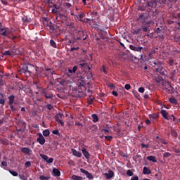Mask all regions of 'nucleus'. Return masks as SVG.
Here are the masks:
<instances>
[{"label":"nucleus","mask_w":180,"mask_h":180,"mask_svg":"<svg viewBox=\"0 0 180 180\" xmlns=\"http://www.w3.org/2000/svg\"><path fill=\"white\" fill-rule=\"evenodd\" d=\"M0 104L1 105H5V99L0 98Z\"/></svg>","instance_id":"nucleus-62"},{"label":"nucleus","mask_w":180,"mask_h":180,"mask_svg":"<svg viewBox=\"0 0 180 180\" xmlns=\"http://www.w3.org/2000/svg\"><path fill=\"white\" fill-rule=\"evenodd\" d=\"M38 138L37 139V143H40L41 146H43L44 143H46V139H44V136H43V134L41 133L37 134Z\"/></svg>","instance_id":"nucleus-6"},{"label":"nucleus","mask_w":180,"mask_h":180,"mask_svg":"<svg viewBox=\"0 0 180 180\" xmlns=\"http://www.w3.org/2000/svg\"><path fill=\"white\" fill-rule=\"evenodd\" d=\"M80 172H82V174H84V175H86V178H88V179H94V175H92V174L89 173V172L84 169H80Z\"/></svg>","instance_id":"nucleus-10"},{"label":"nucleus","mask_w":180,"mask_h":180,"mask_svg":"<svg viewBox=\"0 0 180 180\" xmlns=\"http://www.w3.org/2000/svg\"><path fill=\"white\" fill-rule=\"evenodd\" d=\"M43 136H44V137H49V136H50V130L49 129H45L42 132Z\"/></svg>","instance_id":"nucleus-28"},{"label":"nucleus","mask_w":180,"mask_h":180,"mask_svg":"<svg viewBox=\"0 0 180 180\" xmlns=\"http://www.w3.org/2000/svg\"><path fill=\"white\" fill-rule=\"evenodd\" d=\"M72 16H75V18H77L78 20H79L80 22H82V19H84V18L85 17V13L84 12L81 13L79 15H74V14H71Z\"/></svg>","instance_id":"nucleus-13"},{"label":"nucleus","mask_w":180,"mask_h":180,"mask_svg":"<svg viewBox=\"0 0 180 180\" xmlns=\"http://www.w3.org/2000/svg\"><path fill=\"white\" fill-rule=\"evenodd\" d=\"M160 113H161L162 117H164V119H166V120H168V112H167V110H162L160 111Z\"/></svg>","instance_id":"nucleus-19"},{"label":"nucleus","mask_w":180,"mask_h":180,"mask_svg":"<svg viewBox=\"0 0 180 180\" xmlns=\"http://www.w3.org/2000/svg\"><path fill=\"white\" fill-rule=\"evenodd\" d=\"M39 179L40 180H48L50 179V176H45L44 175L39 176Z\"/></svg>","instance_id":"nucleus-40"},{"label":"nucleus","mask_w":180,"mask_h":180,"mask_svg":"<svg viewBox=\"0 0 180 180\" xmlns=\"http://www.w3.org/2000/svg\"><path fill=\"white\" fill-rule=\"evenodd\" d=\"M101 71L104 73V74H108V68L105 65L102 66L101 68Z\"/></svg>","instance_id":"nucleus-38"},{"label":"nucleus","mask_w":180,"mask_h":180,"mask_svg":"<svg viewBox=\"0 0 180 180\" xmlns=\"http://www.w3.org/2000/svg\"><path fill=\"white\" fill-rule=\"evenodd\" d=\"M46 108H47V109H49V110H51L54 109V106H53V105H51V104H47Z\"/></svg>","instance_id":"nucleus-46"},{"label":"nucleus","mask_w":180,"mask_h":180,"mask_svg":"<svg viewBox=\"0 0 180 180\" xmlns=\"http://www.w3.org/2000/svg\"><path fill=\"white\" fill-rule=\"evenodd\" d=\"M78 66L80 67V68H86V67L89 68V66H88V64H86V63H79Z\"/></svg>","instance_id":"nucleus-34"},{"label":"nucleus","mask_w":180,"mask_h":180,"mask_svg":"<svg viewBox=\"0 0 180 180\" xmlns=\"http://www.w3.org/2000/svg\"><path fill=\"white\" fill-rule=\"evenodd\" d=\"M67 26L69 29H75V24L72 22H68Z\"/></svg>","instance_id":"nucleus-30"},{"label":"nucleus","mask_w":180,"mask_h":180,"mask_svg":"<svg viewBox=\"0 0 180 180\" xmlns=\"http://www.w3.org/2000/svg\"><path fill=\"white\" fill-rule=\"evenodd\" d=\"M112 95H114V96H117L119 95V94H117V91H112Z\"/></svg>","instance_id":"nucleus-63"},{"label":"nucleus","mask_w":180,"mask_h":180,"mask_svg":"<svg viewBox=\"0 0 180 180\" xmlns=\"http://www.w3.org/2000/svg\"><path fill=\"white\" fill-rule=\"evenodd\" d=\"M50 44L51 46V47H53V49H57V44L56 43V41H54V40L51 39Z\"/></svg>","instance_id":"nucleus-33"},{"label":"nucleus","mask_w":180,"mask_h":180,"mask_svg":"<svg viewBox=\"0 0 180 180\" xmlns=\"http://www.w3.org/2000/svg\"><path fill=\"white\" fill-rule=\"evenodd\" d=\"M42 95L45 96L46 99H51L53 98V94L51 91H49V89H43L41 90Z\"/></svg>","instance_id":"nucleus-4"},{"label":"nucleus","mask_w":180,"mask_h":180,"mask_svg":"<svg viewBox=\"0 0 180 180\" xmlns=\"http://www.w3.org/2000/svg\"><path fill=\"white\" fill-rule=\"evenodd\" d=\"M8 171H9L10 174H11V175H13V176H18L17 172L11 170V169H9Z\"/></svg>","instance_id":"nucleus-41"},{"label":"nucleus","mask_w":180,"mask_h":180,"mask_svg":"<svg viewBox=\"0 0 180 180\" xmlns=\"http://www.w3.org/2000/svg\"><path fill=\"white\" fill-rule=\"evenodd\" d=\"M141 32V28H138L137 30H134L133 34H139Z\"/></svg>","instance_id":"nucleus-44"},{"label":"nucleus","mask_w":180,"mask_h":180,"mask_svg":"<svg viewBox=\"0 0 180 180\" xmlns=\"http://www.w3.org/2000/svg\"><path fill=\"white\" fill-rule=\"evenodd\" d=\"M72 180H82V177L77 175H72Z\"/></svg>","instance_id":"nucleus-35"},{"label":"nucleus","mask_w":180,"mask_h":180,"mask_svg":"<svg viewBox=\"0 0 180 180\" xmlns=\"http://www.w3.org/2000/svg\"><path fill=\"white\" fill-rule=\"evenodd\" d=\"M35 71H36V75L37 77H40V74H39V72H42L43 69L36 66L35 68Z\"/></svg>","instance_id":"nucleus-26"},{"label":"nucleus","mask_w":180,"mask_h":180,"mask_svg":"<svg viewBox=\"0 0 180 180\" xmlns=\"http://www.w3.org/2000/svg\"><path fill=\"white\" fill-rule=\"evenodd\" d=\"M169 101L170 103H173V105H176V103H178V101L174 97L170 98Z\"/></svg>","instance_id":"nucleus-29"},{"label":"nucleus","mask_w":180,"mask_h":180,"mask_svg":"<svg viewBox=\"0 0 180 180\" xmlns=\"http://www.w3.org/2000/svg\"><path fill=\"white\" fill-rule=\"evenodd\" d=\"M85 36V37H84ZM88 35H85L84 31H78L77 33L73 36L72 40H86Z\"/></svg>","instance_id":"nucleus-3"},{"label":"nucleus","mask_w":180,"mask_h":180,"mask_svg":"<svg viewBox=\"0 0 180 180\" xmlns=\"http://www.w3.org/2000/svg\"><path fill=\"white\" fill-rule=\"evenodd\" d=\"M4 56H12V53L10 51H6L4 53Z\"/></svg>","instance_id":"nucleus-53"},{"label":"nucleus","mask_w":180,"mask_h":180,"mask_svg":"<svg viewBox=\"0 0 180 180\" xmlns=\"http://www.w3.org/2000/svg\"><path fill=\"white\" fill-rule=\"evenodd\" d=\"M125 89H127V91H129V89H130V88H131V86L129 84H127L124 86Z\"/></svg>","instance_id":"nucleus-52"},{"label":"nucleus","mask_w":180,"mask_h":180,"mask_svg":"<svg viewBox=\"0 0 180 180\" xmlns=\"http://www.w3.org/2000/svg\"><path fill=\"white\" fill-rule=\"evenodd\" d=\"M53 161H54V159L53 158H50L49 159L48 158V160H46V162H48V164H53Z\"/></svg>","instance_id":"nucleus-48"},{"label":"nucleus","mask_w":180,"mask_h":180,"mask_svg":"<svg viewBox=\"0 0 180 180\" xmlns=\"http://www.w3.org/2000/svg\"><path fill=\"white\" fill-rule=\"evenodd\" d=\"M52 133L53 134H56V136H60V132L58 131V129L53 130Z\"/></svg>","instance_id":"nucleus-51"},{"label":"nucleus","mask_w":180,"mask_h":180,"mask_svg":"<svg viewBox=\"0 0 180 180\" xmlns=\"http://www.w3.org/2000/svg\"><path fill=\"white\" fill-rule=\"evenodd\" d=\"M147 19H148V14L147 13H141L138 18V20L141 22V23H146Z\"/></svg>","instance_id":"nucleus-5"},{"label":"nucleus","mask_w":180,"mask_h":180,"mask_svg":"<svg viewBox=\"0 0 180 180\" xmlns=\"http://www.w3.org/2000/svg\"><path fill=\"white\" fill-rule=\"evenodd\" d=\"M150 119H154L155 120V119H158V115L157 114H152L149 115Z\"/></svg>","instance_id":"nucleus-39"},{"label":"nucleus","mask_w":180,"mask_h":180,"mask_svg":"<svg viewBox=\"0 0 180 180\" xmlns=\"http://www.w3.org/2000/svg\"><path fill=\"white\" fill-rule=\"evenodd\" d=\"M131 180H139V176H134V177H131Z\"/></svg>","instance_id":"nucleus-64"},{"label":"nucleus","mask_w":180,"mask_h":180,"mask_svg":"<svg viewBox=\"0 0 180 180\" xmlns=\"http://www.w3.org/2000/svg\"><path fill=\"white\" fill-rule=\"evenodd\" d=\"M25 165L26 168H29L30 167L32 166V162H30V161H27V162L25 163Z\"/></svg>","instance_id":"nucleus-45"},{"label":"nucleus","mask_w":180,"mask_h":180,"mask_svg":"<svg viewBox=\"0 0 180 180\" xmlns=\"http://www.w3.org/2000/svg\"><path fill=\"white\" fill-rule=\"evenodd\" d=\"M160 143L162 144H165V146H167V144H168V142L165 141V140L164 139H160Z\"/></svg>","instance_id":"nucleus-57"},{"label":"nucleus","mask_w":180,"mask_h":180,"mask_svg":"<svg viewBox=\"0 0 180 180\" xmlns=\"http://www.w3.org/2000/svg\"><path fill=\"white\" fill-rule=\"evenodd\" d=\"M130 50H132L133 51H137L138 53H141L143 50H144V48L141 46H135L134 45L129 46Z\"/></svg>","instance_id":"nucleus-9"},{"label":"nucleus","mask_w":180,"mask_h":180,"mask_svg":"<svg viewBox=\"0 0 180 180\" xmlns=\"http://www.w3.org/2000/svg\"><path fill=\"white\" fill-rule=\"evenodd\" d=\"M19 176H20V179L22 180H27V178L24 174H20Z\"/></svg>","instance_id":"nucleus-49"},{"label":"nucleus","mask_w":180,"mask_h":180,"mask_svg":"<svg viewBox=\"0 0 180 180\" xmlns=\"http://www.w3.org/2000/svg\"><path fill=\"white\" fill-rule=\"evenodd\" d=\"M159 4H167V0H159Z\"/></svg>","instance_id":"nucleus-59"},{"label":"nucleus","mask_w":180,"mask_h":180,"mask_svg":"<svg viewBox=\"0 0 180 180\" xmlns=\"http://www.w3.org/2000/svg\"><path fill=\"white\" fill-rule=\"evenodd\" d=\"M178 72V70H172L170 73V77L169 79H172V81H174L175 79V75H176V73Z\"/></svg>","instance_id":"nucleus-17"},{"label":"nucleus","mask_w":180,"mask_h":180,"mask_svg":"<svg viewBox=\"0 0 180 180\" xmlns=\"http://www.w3.org/2000/svg\"><path fill=\"white\" fill-rule=\"evenodd\" d=\"M103 175L106 179H110L111 178H113L115 173L113 171L109 170L108 173H104Z\"/></svg>","instance_id":"nucleus-12"},{"label":"nucleus","mask_w":180,"mask_h":180,"mask_svg":"<svg viewBox=\"0 0 180 180\" xmlns=\"http://www.w3.org/2000/svg\"><path fill=\"white\" fill-rule=\"evenodd\" d=\"M167 89L169 94H171L172 92V89H174V87L172 86V85L169 84V82H167Z\"/></svg>","instance_id":"nucleus-27"},{"label":"nucleus","mask_w":180,"mask_h":180,"mask_svg":"<svg viewBox=\"0 0 180 180\" xmlns=\"http://www.w3.org/2000/svg\"><path fill=\"white\" fill-rule=\"evenodd\" d=\"M77 70H78V66H77V65L74 66L72 70L73 74H75V72H77Z\"/></svg>","instance_id":"nucleus-55"},{"label":"nucleus","mask_w":180,"mask_h":180,"mask_svg":"<svg viewBox=\"0 0 180 180\" xmlns=\"http://www.w3.org/2000/svg\"><path fill=\"white\" fill-rule=\"evenodd\" d=\"M169 157H172V154L169 152H165V153H163L164 158H169Z\"/></svg>","instance_id":"nucleus-32"},{"label":"nucleus","mask_w":180,"mask_h":180,"mask_svg":"<svg viewBox=\"0 0 180 180\" xmlns=\"http://www.w3.org/2000/svg\"><path fill=\"white\" fill-rule=\"evenodd\" d=\"M52 175H53V176H60L61 175V172L60 170H58V169L54 168L52 170Z\"/></svg>","instance_id":"nucleus-15"},{"label":"nucleus","mask_w":180,"mask_h":180,"mask_svg":"<svg viewBox=\"0 0 180 180\" xmlns=\"http://www.w3.org/2000/svg\"><path fill=\"white\" fill-rule=\"evenodd\" d=\"M157 4V0H152V1H146L142 6H139V10L141 12H148L150 8H153L154 5Z\"/></svg>","instance_id":"nucleus-1"},{"label":"nucleus","mask_w":180,"mask_h":180,"mask_svg":"<svg viewBox=\"0 0 180 180\" xmlns=\"http://www.w3.org/2000/svg\"><path fill=\"white\" fill-rule=\"evenodd\" d=\"M91 117L93 119L94 123L99 122V117H98V115L96 114H92Z\"/></svg>","instance_id":"nucleus-24"},{"label":"nucleus","mask_w":180,"mask_h":180,"mask_svg":"<svg viewBox=\"0 0 180 180\" xmlns=\"http://www.w3.org/2000/svg\"><path fill=\"white\" fill-rule=\"evenodd\" d=\"M154 65H156L155 70L157 71V72H159L160 75H167V74H168L167 70H165V68H164L160 63H154Z\"/></svg>","instance_id":"nucleus-2"},{"label":"nucleus","mask_w":180,"mask_h":180,"mask_svg":"<svg viewBox=\"0 0 180 180\" xmlns=\"http://www.w3.org/2000/svg\"><path fill=\"white\" fill-rule=\"evenodd\" d=\"M139 92H140V94H143L145 89H144V87H140L139 89H138Z\"/></svg>","instance_id":"nucleus-56"},{"label":"nucleus","mask_w":180,"mask_h":180,"mask_svg":"<svg viewBox=\"0 0 180 180\" xmlns=\"http://www.w3.org/2000/svg\"><path fill=\"white\" fill-rule=\"evenodd\" d=\"M82 151L83 155H84L85 158H86V160H89L91 155L89 154V152L86 151V148H82Z\"/></svg>","instance_id":"nucleus-16"},{"label":"nucleus","mask_w":180,"mask_h":180,"mask_svg":"<svg viewBox=\"0 0 180 180\" xmlns=\"http://www.w3.org/2000/svg\"><path fill=\"white\" fill-rule=\"evenodd\" d=\"M127 175L128 176H133V172H131V170L129 169L127 171Z\"/></svg>","instance_id":"nucleus-47"},{"label":"nucleus","mask_w":180,"mask_h":180,"mask_svg":"<svg viewBox=\"0 0 180 180\" xmlns=\"http://www.w3.org/2000/svg\"><path fill=\"white\" fill-rule=\"evenodd\" d=\"M143 32H148V26H142V28H141Z\"/></svg>","instance_id":"nucleus-43"},{"label":"nucleus","mask_w":180,"mask_h":180,"mask_svg":"<svg viewBox=\"0 0 180 180\" xmlns=\"http://www.w3.org/2000/svg\"><path fill=\"white\" fill-rule=\"evenodd\" d=\"M170 134H171V136L172 137H174L175 139H176V137H178V131H176V130H175L174 129H171Z\"/></svg>","instance_id":"nucleus-22"},{"label":"nucleus","mask_w":180,"mask_h":180,"mask_svg":"<svg viewBox=\"0 0 180 180\" xmlns=\"http://www.w3.org/2000/svg\"><path fill=\"white\" fill-rule=\"evenodd\" d=\"M169 64L171 66L174 65V60L173 59H169Z\"/></svg>","instance_id":"nucleus-60"},{"label":"nucleus","mask_w":180,"mask_h":180,"mask_svg":"<svg viewBox=\"0 0 180 180\" xmlns=\"http://www.w3.org/2000/svg\"><path fill=\"white\" fill-rule=\"evenodd\" d=\"M0 32H2L1 33V36H9L10 34L9 31L5 30V28H0Z\"/></svg>","instance_id":"nucleus-21"},{"label":"nucleus","mask_w":180,"mask_h":180,"mask_svg":"<svg viewBox=\"0 0 180 180\" xmlns=\"http://www.w3.org/2000/svg\"><path fill=\"white\" fill-rule=\"evenodd\" d=\"M63 116H64V115H63L61 113H58L55 116V119H56V120H60L63 119Z\"/></svg>","instance_id":"nucleus-31"},{"label":"nucleus","mask_w":180,"mask_h":180,"mask_svg":"<svg viewBox=\"0 0 180 180\" xmlns=\"http://www.w3.org/2000/svg\"><path fill=\"white\" fill-rule=\"evenodd\" d=\"M155 32L157 33V34L159 37H162V36H163L162 30H161L160 28H157L156 30H155Z\"/></svg>","instance_id":"nucleus-25"},{"label":"nucleus","mask_w":180,"mask_h":180,"mask_svg":"<svg viewBox=\"0 0 180 180\" xmlns=\"http://www.w3.org/2000/svg\"><path fill=\"white\" fill-rule=\"evenodd\" d=\"M31 68H34V65L32 64H29L27 66H24L22 68V70L24 71L25 74H31L32 73V70Z\"/></svg>","instance_id":"nucleus-8"},{"label":"nucleus","mask_w":180,"mask_h":180,"mask_svg":"<svg viewBox=\"0 0 180 180\" xmlns=\"http://www.w3.org/2000/svg\"><path fill=\"white\" fill-rule=\"evenodd\" d=\"M142 148H148V145H146L145 143L141 144Z\"/></svg>","instance_id":"nucleus-61"},{"label":"nucleus","mask_w":180,"mask_h":180,"mask_svg":"<svg viewBox=\"0 0 180 180\" xmlns=\"http://www.w3.org/2000/svg\"><path fill=\"white\" fill-rule=\"evenodd\" d=\"M6 167H8V162H6V161H2L1 162V168H6Z\"/></svg>","instance_id":"nucleus-36"},{"label":"nucleus","mask_w":180,"mask_h":180,"mask_svg":"<svg viewBox=\"0 0 180 180\" xmlns=\"http://www.w3.org/2000/svg\"><path fill=\"white\" fill-rule=\"evenodd\" d=\"M8 105H13V102H15V96L11 95L8 96Z\"/></svg>","instance_id":"nucleus-20"},{"label":"nucleus","mask_w":180,"mask_h":180,"mask_svg":"<svg viewBox=\"0 0 180 180\" xmlns=\"http://www.w3.org/2000/svg\"><path fill=\"white\" fill-rule=\"evenodd\" d=\"M94 99H95V97H94V96H90V98H89V103L90 105H92V103H93V102H94Z\"/></svg>","instance_id":"nucleus-50"},{"label":"nucleus","mask_w":180,"mask_h":180,"mask_svg":"<svg viewBox=\"0 0 180 180\" xmlns=\"http://www.w3.org/2000/svg\"><path fill=\"white\" fill-rule=\"evenodd\" d=\"M147 160L148 161H151L152 162H157V159L155 158V156H153V155L148 156Z\"/></svg>","instance_id":"nucleus-23"},{"label":"nucleus","mask_w":180,"mask_h":180,"mask_svg":"<svg viewBox=\"0 0 180 180\" xmlns=\"http://www.w3.org/2000/svg\"><path fill=\"white\" fill-rule=\"evenodd\" d=\"M154 16H157V9L153 10V8H149V11H148V17L150 19H153Z\"/></svg>","instance_id":"nucleus-7"},{"label":"nucleus","mask_w":180,"mask_h":180,"mask_svg":"<svg viewBox=\"0 0 180 180\" xmlns=\"http://www.w3.org/2000/svg\"><path fill=\"white\" fill-rule=\"evenodd\" d=\"M112 139H113V136H105V140H108V141H110Z\"/></svg>","instance_id":"nucleus-54"},{"label":"nucleus","mask_w":180,"mask_h":180,"mask_svg":"<svg viewBox=\"0 0 180 180\" xmlns=\"http://www.w3.org/2000/svg\"><path fill=\"white\" fill-rule=\"evenodd\" d=\"M21 153H23L24 154H26L27 155H32V150L29 148L23 147L20 148Z\"/></svg>","instance_id":"nucleus-11"},{"label":"nucleus","mask_w":180,"mask_h":180,"mask_svg":"<svg viewBox=\"0 0 180 180\" xmlns=\"http://www.w3.org/2000/svg\"><path fill=\"white\" fill-rule=\"evenodd\" d=\"M72 155H75V157H77V158H81L82 156V153L81 152L77 151L75 149H72Z\"/></svg>","instance_id":"nucleus-14"},{"label":"nucleus","mask_w":180,"mask_h":180,"mask_svg":"<svg viewBox=\"0 0 180 180\" xmlns=\"http://www.w3.org/2000/svg\"><path fill=\"white\" fill-rule=\"evenodd\" d=\"M143 175H150L151 174V169L147 167H144L143 169Z\"/></svg>","instance_id":"nucleus-18"},{"label":"nucleus","mask_w":180,"mask_h":180,"mask_svg":"<svg viewBox=\"0 0 180 180\" xmlns=\"http://www.w3.org/2000/svg\"><path fill=\"white\" fill-rule=\"evenodd\" d=\"M56 122H58V123H60V124H61L62 126H64V122H63L62 120H56Z\"/></svg>","instance_id":"nucleus-58"},{"label":"nucleus","mask_w":180,"mask_h":180,"mask_svg":"<svg viewBox=\"0 0 180 180\" xmlns=\"http://www.w3.org/2000/svg\"><path fill=\"white\" fill-rule=\"evenodd\" d=\"M9 106L12 112H16V110H18V109L13 106V104L9 105Z\"/></svg>","instance_id":"nucleus-42"},{"label":"nucleus","mask_w":180,"mask_h":180,"mask_svg":"<svg viewBox=\"0 0 180 180\" xmlns=\"http://www.w3.org/2000/svg\"><path fill=\"white\" fill-rule=\"evenodd\" d=\"M40 157L41 158H42V160H44V161H46L49 160V156L44 155V154H40Z\"/></svg>","instance_id":"nucleus-37"}]
</instances>
